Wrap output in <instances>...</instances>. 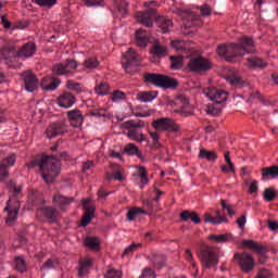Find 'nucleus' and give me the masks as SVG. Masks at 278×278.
I'll list each match as a JSON object with an SVG mask.
<instances>
[{"label": "nucleus", "instance_id": "nucleus-29", "mask_svg": "<svg viewBox=\"0 0 278 278\" xmlns=\"http://www.w3.org/2000/svg\"><path fill=\"white\" fill-rule=\"evenodd\" d=\"M216 217H213L212 214H204V223H208L210 225H222V223H227V216L220 215V210L215 212Z\"/></svg>", "mask_w": 278, "mask_h": 278}, {"label": "nucleus", "instance_id": "nucleus-50", "mask_svg": "<svg viewBox=\"0 0 278 278\" xmlns=\"http://www.w3.org/2000/svg\"><path fill=\"white\" fill-rule=\"evenodd\" d=\"M66 88L71 90L72 92H76V94H81V84L75 83L73 80H67L66 81Z\"/></svg>", "mask_w": 278, "mask_h": 278}, {"label": "nucleus", "instance_id": "nucleus-35", "mask_svg": "<svg viewBox=\"0 0 278 278\" xmlns=\"http://www.w3.org/2000/svg\"><path fill=\"white\" fill-rule=\"evenodd\" d=\"M51 72H52V77L54 78L64 77L68 75V71L66 70V65H64V63H56L52 65Z\"/></svg>", "mask_w": 278, "mask_h": 278}, {"label": "nucleus", "instance_id": "nucleus-30", "mask_svg": "<svg viewBox=\"0 0 278 278\" xmlns=\"http://www.w3.org/2000/svg\"><path fill=\"white\" fill-rule=\"evenodd\" d=\"M0 18H1V22H0L1 25L5 29H12V31H14V29H25L26 27H29V22H25L24 25L23 23H18V25L12 26V22H10V20H8L5 15H2Z\"/></svg>", "mask_w": 278, "mask_h": 278}, {"label": "nucleus", "instance_id": "nucleus-64", "mask_svg": "<svg viewBox=\"0 0 278 278\" xmlns=\"http://www.w3.org/2000/svg\"><path fill=\"white\" fill-rule=\"evenodd\" d=\"M255 278H270V271L268 269H261Z\"/></svg>", "mask_w": 278, "mask_h": 278}, {"label": "nucleus", "instance_id": "nucleus-53", "mask_svg": "<svg viewBox=\"0 0 278 278\" xmlns=\"http://www.w3.org/2000/svg\"><path fill=\"white\" fill-rule=\"evenodd\" d=\"M33 3H36L39 8H53L58 0H33Z\"/></svg>", "mask_w": 278, "mask_h": 278}, {"label": "nucleus", "instance_id": "nucleus-17", "mask_svg": "<svg viewBox=\"0 0 278 278\" xmlns=\"http://www.w3.org/2000/svg\"><path fill=\"white\" fill-rule=\"evenodd\" d=\"M52 203H53L54 207H59V210H61V212H64V211H66L68 205H71L72 203H75V198L65 197L64 194L56 193L52 198Z\"/></svg>", "mask_w": 278, "mask_h": 278}, {"label": "nucleus", "instance_id": "nucleus-47", "mask_svg": "<svg viewBox=\"0 0 278 278\" xmlns=\"http://www.w3.org/2000/svg\"><path fill=\"white\" fill-rule=\"evenodd\" d=\"M104 278H123V271L109 265Z\"/></svg>", "mask_w": 278, "mask_h": 278}, {"label": "nucleus", "instance_id": "nucleus-51", "mask_svg": "<svg viewBox=\"0 0 278 278\" xmlns=\"http://www.w3.org/2000/svg\"><path fill=\"white\" fill-rule=\"evenodd\" d=\"M88 116H94L96 118H108V110L101 109H93L91 112L88 113Z\"/></svg>", "mask_w": 278, "mask_h": 278}, {"label": "nucleus", "instance_id": "nucleus-5", "mask_svg": "<svg viewBox=\"0 0 278 278\" xmlns=\"http://www.w3.org/2000/svg\"><path fill=\"white\" fill-rule=\"evenodd\" d=\"M200 264L205 269L216 268L218 266V253L214 251V248L203 243L200 247V255H199Z\"/></svg>", "mask_w": 278, "mask_h": 278}, {"label": "nucleus", "instance_id": "nucleus-13", "mask_svg": "<svg viewBox=\"0 0 278 278\" xmlns=\"http://www.w3.org/2000/svg\"><path fill=\"white\" fill-rule=\"evenodd\" d=\"M174 105L177 109L174 110V114H179L182 118H188V116H192V113L188 111V106L190 105V101L185 96H179L174 100Z\"/></svg>", "mask_w": 278, "mask_h": 278}, {"label": "nucleus", "instance_id": "nucleus-15", "mask_svg": "<svg viewBox=\"0 0 278 278\" xmlns=\"http://www.w3.org/2000/svg\"><path fill=\"white\" fill-rule=\"evenodd\" d=\"M56 103L59 108L63 110H68L77 103V98L71 91H64L56 98Z\"/></svg>", "mask_w": 278, "mask_h": 278}, {"label": "nucleus", "instance_id": "nucleus-43", "mask_svg": "<svg viewBox=\"0 0 278 278\" xmlns=\"http://www.w3.org/2000/svg\"><path fill=\"white\" fill-rule=\"evenodd\" d=\"M126 136H127V138H129V140H135V142H144V140H147L144 138V134H142V132L140 134L136 129L128 130Z\"/></svg>", "mask_w": 278, "mask_h": 278}, {"label": "nucleus", "instance_id": "nucleus-33", "mask_svg": "<svg viewBox=\"0 0 278 278\" xmlns=\"http://www.w3.org/2000/svg\"><path fill=\"white\" fill-rule=\"evenodd\" d=\"M147 214H149V212L144 211L142 207L134 206L127 212L126 217L127 220L131 223L136 220L138 216H147Z\"/></svg>", "mask_w": 278, "mask_h": 278}, {"label": "nucleus", "instance_id": "nucleus-52", "mask_svg": "<svg viewBox=\"0 0 278 278\" xmlns=\"http://www.w3.org/2000/svg\"><path fill=\"white\" fill-rule=\"evenodd\" d=\"M206 114L210 116H220V114H223V108H216L214 104H208L206 106Z\"/></svg>", "mask_w": 278, "mask_h": 278}, {"label": "nucleus", "instance_id": "nucleus-61", "mask_svg": "<svg viewBox=\"0 0 278 278\" xmlns=\"http://www.w3.org/2000/svg\"><path fill=\"white\" fill-rule=\"evenodd\" d=\"M200 12L202 16H212V8L208 4H203L200 7Z\"/></svg>", "mask_w": 278, "mask_h": 278}, {"label": "nucleus", "instance_id": "nucleus-3", "mask_svg": "<svg viewBox=\"0 0 278 278\" xmlns=\"http://www.w3.org/2000/svg\"><path fill=\"white\" fill-rule=\"evenodd\" d=\"M143 80L146 84H152V86L163 88V90H176L179 86V80L176 78L157 73L143 74Z\"/></svg>", "mask_w": 278, "mask_h": 278}, {"label": "nucleus", "instance_id": "nucleus-8", "mask_svg": "<svg viewBox=\"0 0 278 278\" xmlns=\"http://www.w3.org/2000/svg\"><path fill=\"white\" fill-rule=\"evenodd\" d=\"M153 129L156 131H169L170 134H177L181 131V127L169 117H161L152 123Z\"/></svg>", "mask_w": 278, "mask_h": 278}, {"label": "nucleus", "instance_id": "nucleus-48", "mask_svg": "<svg viewBox=\"0 0 278 278\" xmlns=\"http://www.w3.org/2000/svg\"><path fill=\"white\" fill-rule=\"evenodd\" d=\"M14 164H16V155L11 154L0 162V168H10V166H14Z\"/></svg>", "mask_w": 278, "mask_h": 278}, {"label": "nucleus", "instance_id": "nucleus-32", "mask_svg": "<svg viewBox=\"0 0 278 278\" xmlns=\"http://www.w3.org/2000/svg\"><path fill=\"white\" fill-rule=\"evenodd\" d=\"M14 269L21 275H25L27 273V261L25 256L20 255L14 257Z\"/></svg>", "mask_w": 278, "mask_h": 278}, {"label": "nucleus", "instance_id": "nucleus-31", "mask_svg": "<svg viewBox=\"0 0 278 278\" xmlns=\"http://www.w3.org/2000/svg\"><path fill=\"white\" fill-rule=\"evenodd\" d=\"M208 240H213V242L217 243H226V242H235L236 238L231 232L223 233V235H210Z\"/></svg>", "mask_w": 278, "mask_h": 278}, {"label": "nucleus", "instance_id": "nucleus-44", "mask_svg": "<svg viewBox=\"0 0 278 278\" xmlns=\"http://www.w3.org/2000/svg\"><path fill=\"white\" fill-rule=\"evenodd\" d=\"M94 92L100 97H108L110 94V85L108 83H100L94 87Z\"/></svg>", "mask_w": 278, "mask_h": 278}, {"label": "nucleus", "instance_id": "nucleus-1", "mask_svg": "<svg viewBox=\"0 0 278 278\" xmlns=\"http://www.w3.org/2000/svg\"><path fill=\"white\" fill-rule=\"evenodd\" d=\"M38 167L41 177L46 184H53L56 177H60L62 169L60 168V160L55 155L41 154L37 155L34 160L26 163V168Z\"/></svg>", "mask_w": 278, "mask_h": 278}, {"label": "nucleus", "instance_id": "nucleus-19", "mask_svg": "<svg viewBox=\"0 0 278 278\" xmlns=\"http://www.w3.org/2000/svg\"><path fill=\"white\" fill-rule=\"evenodd\" d=\"M37 212H41L42 216L47 218L48 223L55 225L60 218V211L53 206H42L37 210Z\"/></svg>", "mask_w": 278, "mask_h": 278}, {"label": "nucleus", "instance_id": "nucleus-25", "mask_svg": "<svg viewBox=\"0 0 278 278\" xmlns=\"http://www.w3.org/2000/svg\"><path fill=\"white\" fill-rule=\"evenodd\" d=\"M135 40L137 47L140 49H147V47H149V36H147V30L142 28L136 30Z\"/></svg>", "mask_w": 278, "mask_h": 278}, {"label": "nucleus", "instance_id": "nucleus-18", "mask_svg": "<svg viewBox=\"0 0 278 278\" xmlns=\"http://www.w3.org/2000/svg\"><path fill=\"white\" fill-rule=\"evenodd\" d=\"M241 247L242 249H250V251H253L256 255H266V253H268V248L266 245H262L253 240L241 241Z\"/></svg>", "mask_w": 278, "mask_h": 278}, {"label": "nucleus", "instance_id": "nucleus-55", "mask_svg": "<svg viewBox=\"0 0 278 278\" xmlns=\"http://www.w3.org/2000/svg\"><path fill=\"white\" fill-rule=\"evenodd\" d=\"M84 3L87 8H103V5H105V0H84Z\"/></svg>", "mask_w": 278, "mask_h": 278}, {"label": "nucleus", "instance_id": "nucleus-59", "mask_svg": "<svg viewBox=\"0 0 278 278\" xmlns=\"http://www.w3.org/2000/svg\"><path fill=\"white\" fill-rule=\"evenodd\" d=\"M150 137L153 140V147L157 148V147H162V144L160 143V134L157 132H153V131H149Z\"/></svg>", "mask_w": 278, "mask_h": 278}, {"label": "nucleus", "instance_id": "nucleus-54", "mask_svg": "<svg viewBox=\"0 0 278 278\" xmlns=\"http://www.w3.org/2000/svg\"><path fill=\"white\" fill-rule=\"evenodd\" d=\"M138 168V173H139V177L141 179V182L147 186V184H149V173L147 172V168H144V166H139Z\"/></svg>", "mask_w": 278, "mask_h": 278}, {"label": "nucleus", "instance_id": "nucleus-21", "mask_svg": "<svg viewBox=\"0 0 278 278\" xmlns=\"http://www.w3.org/2000/svg\"><path fill=\"white\" fill-rule=\"evenodd\" d=\"M67 118L74 129H77L78 127H81V125H84V114L79 109L68 111Z\"/></svg>", "mask_w": 278, "mask_h": 278}, {"label": "nucleus", "instance_id": "nucleus-16", "mask_svg": "<svg viewBox=\"0 0 278 278\" xmlns=\"http://www.w3.org/2000/svg\"><path fill=\"white\" fill-rule=\"evenodd\" d=\"M66 125L62 123H52L47 127L45 136L49 138V140H53V138H58V136H63V134H66Z\"/></svg>", "mask_w": 278, "mask_h": 278}, {"label": "nucleus", "instance_id": "nucleus-63", "mask_svg": "<svg viewBox=\"0 0 278 278\" xmlns=\"http://www.w3.org/2000/svg\"><path fill=\"white\" fill-rule=\"evenodd\" d=\"M17 241L20 242V244H27V232L25 230L21 231L17 235Z\"/></svg>", "mask_w": 278, "mask_h": 278}, {"label": "nucleus", "instance_id": "nucleus-42", "mask_svg": "<svg viewBox=\"0 0 278 278\" xmlns=\"http://www.w3.org/2000/svg\"><path fill=\"white\" fill-rule=\"evenodd\" d=\"M277 194H278L277 189L269 187L263 191V199L267 203H270L275 201V199H277Z\"/></svg>", "mask_w": 278, "mask_h": 278}, {"label": "nucleus", "instance_id": "nucleus-14", "mask_svg": "<svg viewBox=\"0 0 278 278\" xmlns=\"http://www.w3.org/2000/svg\"><path fill=\"white\" fill-rule=\"evenodd\" d=\"M157 14V9H147L146 11H141L137 13L136 18L139 25H143V27L151 28L153 27V16Z\"/></svg>", "mask_w": 278, "mask_h": 278}, {"label": "nucleus", "instance_id": "nucleus-12", "mask_svg": "<svg viewBox=\"0 0 278 278\" xmlns=\"http://www.w3.org/2000/svg\"><path fill=\"white\" fill-rule=\"evenodd\" d=\"M22 79L24 81V88L27 92H36L40 88V79L31 71L22 73Z\"/></svg>", "mask_w": 278, "mask_h": 278}, {"label": "nucleus", "instance_id": "nucleus-46", "mask_svg": "<svg viewBox=\"0 0 278 278\" xmlns=\"http://www.w3.org/2000/svg\"><path fill=\"white\" fill-rule=\"evenodd\" d=\"M99 60L96 58H89L84 61L83 66L87 71H92L94 68H99Z\"/></svg>", "mask_w": 278, "mask_h": 278}, {"label": "nucleus", "instance_id": "nucleus-22", "mask_svg": "<svg viewBox=\"0 0 278 278\" xmlns=\"http://www.w3.org/2000/svg\"><path fill=\"white\" fill-rule=\"evenodd\" d=\"M154 23L159 29H161L162 34H168L170 29H173V20L165 17L164 15H157L154 18Z\"/></svg>", "mask_w": 278, "mask_h": 278}, {"label": "nucleus", "instance_id": "nucleus-41", "mask_svg": "<svg viewBox=\"0 0 278 278\" xmlns=\"http://www.w3.org/2000/svg\"><path fill=\"white\" fill-rule=\"evenodd\" d=\"M138 99L142 101V103H149L154 99H157V91H143L138 94Z\"/></svg>", "mask_w": 278, "mask_h": 278}, {"label": "nucleus", "instance_id": "nucleus-62", "mask_svg": "<svg viewBox=\"0 0 278 278\" xmlns=\"http://www.w3.org/2000/svg\"><path fill=\"white\" fill-rule=\"evenodd\" d=\"M257 190H258V187H257V180H252L250 182V187H249V194H257Z\"/></svg>", "mask_w": 278, "mask_h": 278}, {"label": "nucleus", "instance_id": "nucleus-28", "mask_svg": "<svg viewBox=\"0 0 278 278\" xmlns=\"http://www.w3.org/2000/svg\"><path fill=\"white\" fill-rule=\"evenodd\" d=\"M180 220H182V223H188V220H191L193 225H201V216H199V214H197L194 211H182L180 213Z\"/></svg>", "mask_w": 278, "mask_h": 278}, {"label": "nucleus", "instance_id": "nucleus-34", "mask_svg": "<svg viewBox=\"0 0 278 278\" xmlns=\"http://www.w3.org/2000/svg\"><path fill=\"white\" fill-rule=\"evenodd\" d=\"M199 159L206 160V162H216L218 160V154L216 153V151H210L205 148H201Z\"/></svg>", "mask_w": 278, "mask_h": 278}, {"label": "nucleus", "instance_id": "nucleus-58", "mask_svg": "<svg viewBox=\"0 0 278 278\" xmlns=\"http://www.w3.org/2000/svg\"><path fill=\"white\" fill-rule=\"evenodd\" d=\"M220 205H222L223 210H226L228 212L229 216H236V212L233 211L231 204L227 203V200L222 199L220 200Z\"/></svg>", "mask_w": 278, "mask_h": 278}, {"label": "nucleus", "instance_id": "nucleus-56", "mask_svg": "<svg viewBox=\"0 0 278 278\" xmlns=\"http://www.w3.org/2000/svg\"><path fill=\"white\" fill-rule=\"evenodd\" d=\"M137 249H142V243H132L124 250L122 257H125V255H129V253H134Z\"/></svg>", "mask_w": 278, "mask_h": 278}, {"label": "nucleus", "instance_id": "nucleus-36", "mask_svg": "<svg viewBox=\"0 0 278 278\" xmlns=\"http://www.w3.org/2000/svg\"><path fill=\"white\" fill-rule=\"evenodd\" d=\"M85 247L90 249V251H100L101 250V241L97 237H87L84 240Z\"/></svg>", "mask_w": 278, "mask_h": 278}, {"label": "nucleus", "instance_id": "nucleus-57", "mask_svg": "<svg viewBox=\"0 0 278 278\" xmlns=\"http://www.w3.org/2000/svg\"><path fill=\"white\" fill-rule=\"evenodd\" d=\"M170 45L176 51H186V42L184 40H173Z\"/></svg>", "mask_w": 278, "mask_h": 278}, {"label": "nucleus", "instance_id": "nucleus-60", "mask_svg": "<svg viewBox=\"0 0 278 278\" xmlns=\"http://www.w3.org/2000/svg\"><path fill=\"white\" fill-rule=\"evenodd\" d=\"M139 278H155V271H153L151 268H144Z\"/></svg>", "mask_w": 278, "mask_h": 278}, {"label": "nucleus", "instance_id": "nucleus-24", "mask_svg": "<svg viewBox=\"0 0 278 278\" xmlns=\"http://www.w3.org/2000/svg\"><path fill=\"white\" fill-rule=\"evenodd\" d=\"M61 84H62V80L53 76V78L43 77L41 79L40 86L42 90L49 91V90H58Z\"/></svg>", "mask_w": 278, "mask_h": 278}, {"label": "nucleus", "instance_id": "nucleus-26", "mask_svg": "<svg viewBox=\"0 0 278 278\" xmlns=\"http://www.w3.org/2000/svg\"><path fill=\"white\" fill-rule=\"evenodd\" d=\"M123 153H126V155L138 157L141 160V162H147V159L142 155V152H140V148H138L135 143H127L123 150Z\"/></svg>", "mask_w": 278, "mask_h": 278}, {"label": "nucleus", "instance_id": "nucleus-7", "mask_svg": "<svg viewBox=\"0 0 278 278\" xmlns=\"http://www.w3.org/2000/svg\"><path fill=\"white\" fill-rule=\"evenodd\" d=\"M138 66H140V54L132 48H129L123 54L122 68H124L125 73L130 75V73H135Z\"/></svg>", "mask_w": 278, "mask_h": 278}, {"label": "nucleus", "instance_id": "nucleus-40", "mask_svg": "<svg viewBox=\"0 0 278 278\" xmlns=\"http://www.w3.org/2000/svg\"><path fill=\"white\" fill-rule=\"evenodd\" d=\"M154 268H164L166 265V256L164 254H153L151 257Z\"/></svg>", "mask_w": 278, "mask_h": 278}, {"label": "nucleus", "instance_id": "nucleus-49", "mask_svg": "<svg viewBox=\"0 0 278 278\" xmlns=\"http://www.w3.org/2000/svg\"><path fill=\"white\" fill-rule=\"evenodd\" d=\"M64 65L67 71V75H71V71H77L79 67V63H77V60L75 59H66Z\"/></svg>", "mask_w": 278, "mask_h": 278}, {"label": "nucleus", "instance_id": "nucleus-10", "mask_svg": "<svg viewBox=\"0 0 278 278\" xmlns=\"http://www.w3.org/2000/svg\"><path fill=\"white\" fill-rule=\"evenodd\" d=\"M203 94L210 99V101H213L216 103V105H220V103H225L227 101V91L216 88V87H208L203 90Z\"/></svg>", "mask_w": 278, "mask_h": 278}, {"label": "nucleus", "instance_id": "nucleus-9", "mask_svg": "<svg viewBox=\"0 0 278 278\" xmlns=\"http://www.w3.org/2000/svg\"><path fill=\"white\" fill-rule=\"evenodd\" d=\"M233 258L242 273H253V269L255 268V258H253V255L242 252L236 253Z\"/></svg>", "mask_w": 278, "mask_h": 278}, {"label": "nucleus", "instance_id": "nucleus-37", "mask_svg": "<svg viewBox=\"0 0 278 278\" xmlns=\"http://www.w3.org/2000/svg\"><path fill=\"white\" fill-rule=\"evenodd\" d=\"M170 64V71H181L184 68V55H172L169 56Z\"/></svg>", "mask_w": 278, "mask_h": 278}, {"label": "nucleus", "instance_id": "nucleus-38", "mask_svg": "<svg viewBox=\"0 0 278 278\" xmlns=\"http://www.w3.org/2000/svg\"><path fill=\"white\" fill-rule=\"evenodd\" d=\"M247 62L250 68H266L268 66V64H266L264 60L257 56L248 58Z\"/></svg>", "mask_w": 278, "mask_h": 278}, {"label": "nucleus", "instance_id": "nucleus-20", "mask_svg": "<svg viewBox=\"0 0 278 278\" xmlns=\"http://www.w3.org/2000/svg\"><path fill=\"white\" fill-rule=\"evenodd\" d=\"M236 45L241 51V55H244L245 53H255V42L251 37H242L241 41Z\"/></svg>", "mask_w": 278, "mask_h": 278}, {"label": "nucleus", "instance_id": "nucleus-11", "mask_svg": "<svg viewBox=\"0 0 278 278\" xmlns=\"http://www.w3.org/2000/svg\"><path fill=\"white\" fill-rule=\"evenodd\" d=\"M89 203H92V200L89 198L81 200V205L85 210V213L80 220V227H88V225L92 223V218H94V212L97 211V206H94V204L88 205Z\"/></svg>", "mask_w": 278, "mask_h": 278}, {"label": "nucleus", "instance_id": "nucleus-39", "mask_svg": "<svg viewBox=\"0 0 278 278\" xmlns=\"http://www.w3.org/2000/svg\"><path fill=\"white\" fill-rule=\"evenodd\" d=\"M263 179H266V177H270V179H275V177H278V166L273 165L270 167H264L261 169Z\"/></svg>", "mask_w": 278, "mask_h": 278}, {"label": "nucleus", "instance_id": "nucleus-2", "mask_svg": "<svg viewBox=\"0 0 278 278\" xmlns=\"http://www.w3.org/2000/svg\"><path fill=\"white\" fill-rule=\"evenodd\" d=\"M7 188L13 198L8 200L7 206L4 207V212L8 214L5 223H14L18 218V212L21 211V201L16 197L23 192V187H16V182L10 180Z\"/></svg>", "mask_w": 278, "mask_h": 278}, {"label": "nucleus", "instance_id": "nucleus-6", "mask_svg": "<svg viewBox=\"0 0 278 278\" xmlns=\"http://www.w3.org/2000/svg\"><path fill=\"white\" fill-rule=\"evenodd\" d=\"M212 68H214V63L205 56H192L187 63V71L199 75L210 73Z\"/></svg>", "mask_w": 278, "mask_h": 278}, {"label": "nucleus", "instance_id": "nucleus-4", "mask_svg": "<svg viewBox=\"0 0 278 278\" xmlns=\"http://www.w3.org/2000/svg\"><path fill=\"white\" fill-rule=\"evenodd\" d=\"M216 53L218 58H222L230 64H236V62H238V58H242V50H240L238 45L235 42L217 46Z\"/></svg>", "mask_w": 278, "mask_h": 278}, {"label": "nucleus", "instance_id": "nucleus-45", "mask_svg": "<svg viewBox=\"0 0 278 278\" xmlns=\"http://www.w3.org/2000/svg\"><path fill=\"white\" fill-rule=\"evenodd\" d=\"M151 54L154 55V58H166V47L154 45L151 49Z\"/></svg>", "mask_w": 278, "mask_h": 278}, {"label": "nucleus", "instance_id": "nucleus-23", "mask_svg": "<svg viewBox=\"0 0 278 278\" xmlns=\"http://www.w3.org/2000/svg\"><path fill=\"white\" fill-rule=\"evenodd\" d=\"M94 262L90 257H86L83 261L78 262V277H88L90 275V268H92V265Z\"/></svg>", "mask_w": 278, "mask_h": 278}, {"label": "nucleus", "instance_id": "nucleus-27", "mask_svg": "<svg viewBox=\"0 0 278 278\" xmlns=\"http://www.w3.org/2000/svg\"><path fill=\"white\" fill-rule=\"evenodd\" d=\"M36 54V43L27 42L17 51L18 58H31Z\"/></svg>", "mask_w": 278, "mask_h": 278}]
</instances>
